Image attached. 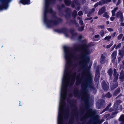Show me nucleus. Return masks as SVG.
I'll return each mask as SVG.
<instances>
[{
    "instance_id": "1",
    "label": "nucleus",
    "mask_w": 124,
    "mask_h": 124,
    "mask_svg": "<svg viewBox=\"0 0 124 124\" xmlns=\"http://www.w3.org/2000/svg\"><path fill=\"white\" fill-rule=\"evenodd\" d=\"M82 50L80 57V63L81 68L80 70V73L76 77V84L78 85L82 82V88L81 93L78 92V89L76 88L74 91V97L81 98L82 100L84 101L85 107L81 111L82 116L81 118L82 121L92 116L91 110L89 107L90 94L88 91L89 89H95V87L93 83V77L87 69V64L89 62L90 56L89 55L91 52L88 46L85 45L80 47Z\"/></svg>"
},
{
    "instance_id": "2",
    "label": "nucleus",
    "mask_w": 124,
    "mask_h": 124,
    "mask_svg": "<svg viewBox=\"0 0 124 124\" xmlns=\"http://www.w3.org/2000/svg\"><path fill=\"white\" fill-rule=\"evenodd\" d=\"M79 48L77 45H74L73 49L66 46L63 47L66 64L62 80L59 105H65V100L67 93L70 92L69 88L74 83L76 74L74 71L77 64L75 62L78 59L76 52L79 50Z\"/></svg>"
},
{
    "instance_id": "3",
    "label": "nucleus",
    "mask_w": 124,
    "mask_h": 124,
    "mask_svg": "<svg viewBox=\"0 0 124 124\" xmlns=\"http://www.w3.org/2000/svg\"><path fill=\"white\" fill-rule=\"evenodd\" d=\"M55 0H45V4L44 10V21L48 28L54 25L58 24L60 22L62 21L61 19L57 18L54 16L53 18V21H48L47 18L46 14L48 13H50L54 15H55V13L53 12L52 9L49 7L50 4L54 3Z\"/></svg>"
},
{
    "instance_id": "4",
    "label": "nucleus",
    "mask_w": 124,
    "mask_h": 124,
    "mask_svg": "<svg viewBox=\"0 0 124 124\" xmlns=\"http://www.w3.org/2000/svg\"><path fill=\"white\" fill-rule=\"evenodd\" d=\"M11 0H0V2L3 4V8L7 9L8 8V5L7 4H5L8 2H10ZM20 2L23 4H30V0H21Z\"/></svg>"
},
{
    "instance_id": "5",
    "label": "nucleus",
    "mask_w": 124,
    "mask_h": 124,
    "mask_svg": "<svg viewBox=\"0 0 124 124\" xmlns=\"http://www.w3.org/2000/svg\"><path fill=\"white\" fill-rule=\"evenodd\" d=\"M116 17L118 18H120L119 21L123 22L124 20L122 12L120 11L117 12L116 14Z\"/></svg>"
},
{
    "instance_id": "6",
    "label": "nucleus",
    "mask_w": 124,
    "mask_h": 124,
    "mask_svg": "<svg viewBox=\"0 0 124 124\" xmlns=\"http://www.w3.org/2000/svg\"><path fill=\"white\" fill-rule=\"evenodd\" d=\"M111 105V103H109L108 106L103 110L101 113H102L108 110V111L109 112H111L114 110H115L114 109V108H113V109L112 108H109Z\"/></svg>"
},
{
    "instance_id": "7",
    "label": "nucleus",
    "mask_w": 124,
    "mask_h": 124,
    "mask_svg": "<svg viewBox=\"0 0 124 124\" xmlns=\"http://www.w3.org/2000/svg\"><path fill=\"white\" fill-rule=\"evenodd\" d=\"M122 102V101L120 100H117L115 101L113 106V108L115 110H117L118 106L120 105V103Z\"/></svg>"
},
{
    "instance_id": "8",
    "label": "nucleus",
    "mask_w": 124,
    "mask_h": 124,
    "mask_svg": "<svg viewBox=\"0 0 124 124\" xmlns=\"http://www.w3.org/2000/svg\"><path fill=\"white\" fill-rule=\"evenodd\" d=\"M113 75L114 76V78L113 79V81L114 82H116L118 79L119 74H118L116 72V70L114 69V73Z\"/></svg>"
},
{
    "instance_id": "9",
    "label": "nucleus",
    "mask_w": 124,
    "mask_h": 124,
    "mask_svg": "<svg viewBox=\"0 0 124 124\" xmlns=\"http://www.w3.org/2000/svg\"><path fill=\"white\" fill-rule=\"evenodd\" d=\"M117 54V52L116 51L114 52L111 55L112 62L114 63L116 59Z\"/></svg>"
},
{
    "instance_id": "10",
    "label": "nucleus",
    "mask_w": 124,
    "mask_h": 124,
    "mask_svg": "<svg viewBox=\"0 0 124 124\" xmlns=\"http://www.w3.org/2000/svg\"><path fill=\"white\" fill-rule=\"evenodd\" d=\"M104 121V120H101V121H100L98 119L96 118H95L93 120V123L92 124L91 122L89 121L88 124H97L100 122L101 123Z\"/></svg>"
},
{
    "instance_id": "11",
    "label": "nucleus",
    "mask_w": 124,
    "mask_h": 124,
    "mask_svg": "<svg viewBox=\"0 0 124 124\" xmlns=\"http://www.w3.org/2000/svg\"><path fill=\"white\" fill-rule=\"evenodd\" d=\"M65 11L68 14V16L67 17V15H66L65 16L66 17L67 19L70 18V14L71 12V10L70 9L67 8L66 9Z\"/></svg>"
},
{
    "instance_id": "12",
    "label": "nucleus",
    "mask_w": 124,
    "mask_h": 124,
    "mask_svg": "<svg viewBox=\"0 0 124 124\" xmlns=\"http://www.w3.org/2000/svg\"><path fill=\"white\" fill-rule=\"evenodd\" d=\"M111 0H102L98 3L99 5H102L105 3H107L110 2Z\"/></svg>"
},
{
    "instance_id": "13",
    "label": "nucleus",
    "mask_w": 124,
    "mask_h": 124,
    "mask_svg": "<svg viewBox=\"0 0 124 124\" xmlns=\"http://www.w3.org/2000/svg\"><path fill=\"white\" fill-rule=\"evenodd\" d=\"M105 55L103 54H102L100 59V62L101 64H103L105 61Z\"/></svg>"
},
{
    "instance_id": "14",
    "label": "nucleus",
    "mask_w": 124,
    "mask_h": 124,
    "mask_svg": "<svg viewBox=\"0 0 124 124\" xmlns=\"http://www.w3.org/2000/svg\"><path fill=\"white\" fill-rule=\"evenodd\" d=\"M119 79L120 81L124 80V72L123 70H121L120 72Z\"/></svg>"
},
{
    "instance_id": "15",
    "label": "nucleus",
    "mask_w": 124,
    "mask_h": 124,
    "mask_svg": "<svg viewBox=\"0 0 124 124\" xmlns=\"http://www.w3.org/2000/svg\"><path fill=\"white\" fill-rule=\"evenodd\" d=\"M102 86L103 89L105 90H107L108 88V86L106 84L104 81H103L102 82Z\"/></svg>"
},
{
    "instance_id": "16",
    "label": "nucleus",
    "mask_w": 124,
    "mask_h": 124,
    "mask_svg": "<svg viewBox=\"0 0 124 124\" xmlns=\"http://www.w3.org/2000/svg\"><path fill=\"white\" fill-rule=\"evenodd\" d=\"M120 90L119 88H118L113 93V95L114 96H117L120 92Z\"/></svg>"
},
{
    "instance_id": "17",
    "label": "nucleus",
    "mask_w": 124,
    "mask_h": 124,
    "mask_svg": "<svg viewBox=\"0 0 124 124\" xmlns=\"http://www.w3.org/2000/svg\"><path fill=\"white\" fill-rule=\"evenodd\" d=\"M106 9L105 7H102L99 10L98 14L100 15L101 14L103 13L105 11Z\"/></svg>"
},
{
    "instance_id": "18",
    "label": "nucleus",
    "mask_w": 124,
    "mask_h": 124,
    "mask_svg": "<svg viewBox=\"0 0 124 124\" xmlns=\"http://www.w3.org/2000/svg\"><path fill=\"white\" fill-rule=\"evenodd\" d=\"M100 77V73L99 71H97L96 73L95 76V81H97L99 79Z\"/></svg>"
},
{
    "instance_id": "19",
    "label": "nucleus",
    "mask_w": 124,
    "mask_h": 124,
    "mask_svg": "<svg viewBox=\"0 0 124 124\" xmlns=\"http://www.w3.org/2000/svg\"><path fill=\"white\" fill-rule=\"evenodd\" d=\"M118 54L121 56L123 57L124 55V48L122 49L121 50H119Z\"/></svg>"
},
{
    "instance_id": "20",
    "label": "nucleus",
    "mask_w": 124,
    "mask_h": 124,
    "mask_svg": "<svg viewBox=\"0 0 124 124\" xmlns=\"http://www.w3.org/2000/svg\"><path fill=\"white\" fill-rule=\"evenodd\" d=\"M118 85V83L117 82H114L111 87V90H113L115 88L117 87Z\"/></svg>"
},
{
    "instance_id": "21",
    "label": "nucleus",
    "mask_w": 124,
    "mask_h": 124,
    "mask_svg": "<svg viewBox=\"0 0 124 124\" xmlns=\"http://www.w3.org/2000/svg\"><path fill=\"white\" fill-rule=\"evenodd\" d=\"M120 121H122V122H124V115H121L118 119Z\"/></svg>"
},
{
    "instance_id": "22",
    "label": "nucleus",
    "mask_w": 124,
    "mask_h": 124,
    "mask_svg": "<svg viewBox=\"0 0 124 124\" xmlns=\"http://www.w3.org/2000/svg\"><path fill=\"white\" fill-rule=\"evenodd\" d=\"M113 70L112 69H110L108 71V73L109 75L110 76V78H111L113 73Z\"/></svg>"
},
{
    "instance_id": "23",
    "label": "nucleus",
    "mask_w": 124,
    "mask_h": 124,
    "mask_svg": "<svg viewBox=\"0 0 124 124\" xmlns=\"http://www.w3.org/2000/svg\"><path fill=\"white\" fill-rule=\"evenodd\" d=\"M118 113V111H114L113 112L111 115L109 117V119L111 118H112L114 117V115H116Z\"/></svg>"
},
{
    "instance_id": "24",
    "label": "nucleus",
    "mask_w": 124,
    "mask_h": 124,
    "mask_svg": "<svg viewBox=\"0 0 124 124\" xmlns=\"http://www.w3.org/2000/svg\"><path fill=\"white\" fill-rule=\"evenodd\" d=\"M118 9V8L117 7L115 8L114 9L112 10V16H114L115 15V13L116 11Z\"/></svg>"
},
{
    "instance_id": "25",
    "label": "nucleus",
    "mask_w": 124,
    "mask_h": 124,
    "mask_svg": "<svg viewBox=\"0 0 124 124\" xmlns=\"http://www.w3.org/2000/svg\"><path fill=\"white\" fill-rule=\"evenodd\" d=\"M64 2L65 4L67 6H69L71 3L70 0H65Z\"/></svg>"
},
{
    "instance_id": "26",
    "label": "nucleus",
    "mask_w": 124,
    "mask_h": 124,
    "mask_svg": "<svg viewBox=\"0 0 124 124\" xmlns=\"http://www.w3.org/2000/svg\"><path fill=\"white\" fill-rule=\"evenodd\" d=\"M123 36V34H120L117 37V39L118 40H120L121 39Z\"/></svg>"
},
{
    "instance_id": "27",
    "label": "nucleus",
    "mask_w": 124,
    "mask_h": 124,
    "mask_svg": "<svg viewBox=\"0 0 124 124\" xmlns=\"http://www.w3.org/2000/svg\"><path fill=\"white\" fill-rule=\"evenodd\" d=\"M112 96V95L111 94L109 93H108L107 94H106L105 95V96L107 98H110Z\"/></svg>"
},
{
    "instance_id": "28",
    "label": "nucleus",
    "mask_w": 124,
    "mask_h": 124,
    "mask_svg": "<svg viewBox=\"0 0 124 124\" xmlns=\"http://www.w3.org/2000/svg\"><path fill=\"white\" fill-rule=\"evenodd\" d=\"M77 15V12L75 11L74 10L73 12V17H76Z\"/></svg>"
},
{
    "instance_id": "29",
    "label": "nucleus",
    "mask_w": 124,
    "mask_h": 124,
    "mask_svg": "<svg viewBox=\"0 0 124 124\" xmlns=\"http://www.w3.org/2000/svg\"><path fill=\"white\" fill-rule=\"evenodd\" d=\"M103 16L107 18H108L109 17V16L108 15V13L107 12H106L104 14Z\"/></svg>"
},
{
    "instance_id": "30",
    "label": "nucleus",
    "mask_w": 124,
    "mask_h": 124,
    "mask_svg": "<svg viewBox=\"0 0 124 124\" xmlns=\"http://www.w3.org/2000/svg\"><path fill=\"white\" fill-rule=\"evenodd\" d=\"M73 2L75 3L77 5H80L79 3L78 2V0H73Z\"/></svg>"
},
{
    "instance_id": "31",
    "label": "nucleus",
    "mask_w": 124,
    "mask_h": 124,
    "mask_svg": "<svg viewBox=\"0 0 124 124\" xmlns=\"http://www.w3.org/2000/svg\"><path fill=\"white\" fill-rule=\"evenodd\" d=\"M111 36H107L104 38L105 40H107L108 41L109 40V39L111 38Z\"/></svg>"
},
{
    "instance_id": "32",
    "label": "nucleus",
    "mask_w": 124,
    "mask_h": 124,
    "mask_svg": "<svg viewBox=\"0 0 124 124\" xmlns=\"http://www.w3.org/2000/svg\"><path fill=\"white\" fill-rule=\"evenodd\" d=\"M84 27L83 26L79 28H78V30L79 31H83L84 29Z\"/></svg>"
},
{
    "instance_id": "33",
    "label": "nucleus",
    "mask_w": 124,
    "mask_h": 124,
    "mask_svg": "<svg viewBox=\"0 0 124 124\" xmlns=\"http://www.w3.org/2000/svg\"><path fill=\"white\" fill-rule=\"evenodd\" d=\"M64 7V5L63 4H62L61 5V7L60 6H58L57 8L59 10H60V9H61L62 8H63Z\"/></svg>"
},
{
    "instance_id": "34",
    "label": "nucleus",
    "mask_w": 124,
    "mask_h": 124,
    "mask_svg": "<svg viewBox=\"0 0 124 124\" xmlns=\"http://www.w3.org/2000/svg\"><path fill=\"white\" fill-rule=\"evenodd\" d=\"M121 43H119L117 46L115 48L116 49L118 48H120L121 46Z\"/></svg>"
},
{
    "instance_id": "35",
    "label": "nucleus",
    "mask_w": 124,
    "mask_h": 124,
    "mask_svg": "<svg viewBox=\"0 0 124 124\" xmlns=\"http://www.w3.org/2000/svg\"><path fill=\"white\" fill-rule=\"evenodd\" d=\"M70 23L75 24H77V22L75 20L70 21Z\"/></svg>"
},
{
    "instance_id": "36",
    "label": "nucleus",
    "mask_w": 124,
    "mask_h": 124,
    "mask_svg": "<svg viewBox=\"0 0 124 124\" xmlns=\"http://www.w3.org/2000/svg\"><path fill=\"white\" fill-rule=\"evenodd\" d=\"M95 9L94 8H93L90 10L89 11L90 13V14H91L93 13Z\"/></svg>"
},
{
    "instance_id": "37",
    "label": "nucleus",
    "mask_w": 124,
    "mask_h": 124,
    "mask_svg": "<svg viewBox=\"0 0 124 124\" xmlns=\"http://www.w3.org/2000/svg\"><path fill=\"white\" fill-rule=\"evenodd\" d=\"M112 45V43L110 44L109 45H107L106 46V48H109Z\"/></svg>"
},
{
    "instance_id": "38",
    "label": "nucleus",
    "mask_w": 124,
    "mask_h": 124,
    "mask_svg": "<svg viewBox=\"0 0 124 124\" xmlns=\"http://www.w3.org/2000/svg\"><path fill=\"white\" fill-rule=\"evenodd\" d=\"M100 34L101 36L103 37L104 34V32L103 31H101L100 32Z\"/></svg>"
},
{
    "instance_id": "39",
    "label": "nucleus",
    "mask_w": 124,
    "mask_h": 124,
    "mask_svg": "<svg viewBox=\"0 0 124 124\" xmlns=\"http://www.w3.org/2000/svg\"><path fill=\"white\" fill-rule=\"evenodd\" d=\"M77 7H76V9L77 10H79L80 9V5H77Z\"/></svg>"
},
{
    "instance_id": "40",
    "label": "nucleus",
    "mask_w": 124,
    "mask_h": 124,
    "mask_svg": "<svg viewBox=\"0 0 124 124\" xmlns=\"http://www.w3.org/2000/svg\"><path fill=\"white\" fill-rule=\"evenodd\" d=\"M79 23L81 25H83V22L82 20L81 19H80L79 21Z\"/></svg>"
},
{
    "instance_id": "41",
    "label": "nucleus",
    "mask_w": 124,
    "mask_h": 124,
    "mask_svg": "<svg viewBox=\"0 0 124 124\" xmlns=\"http://www.w3.org/2000/svg\"><path fill=\"white\" fill-rule=\"evenodd\" d=\"M78 14L79 16H81L82 15V12L81 11H79L78 13Z\"/></svg>"
},
{
    "instance_id": "42",
    "label": "nucleus",
    "mask_w": 124,
    "mask_h": 124,
    "mask_svg": "<svg viewBox=\"0 0 124 124\" xmlns=\"http://www.w3.org/2000/svg\"><path fill=\"white\" fill-rule=\"evenodd\" d=\"M107 29L108 30L110 31H113V29L111 28H108Z\"/></svg>"
},
{
    "instance_id": "43",
    "label": "nucleus",
    "mask_w": 124,
    "mask_h": 124,
    "mask_svg": "<svg viewBox=\"0 0 124 124\" xmlns=\"http://www.w3.org/2000/svg\"><path fill=\"white\" fill-rule=\"evenodd\" d=\"M123 57H122L121 56V57H119L118 58V60L119 62L120 61L122 60Z\"/></svg>"
},
{
    "instance_id": "44",
    "label": "nucleus",
    "mask_w": 124,
    "mask_h": 124,
    "mask_svg": "<svg viewBox=\"0 0 124 124\" xmlns=\"http://www.w3.org/2000/svg\"><path fill=\"white\" fill-rule=\"evenodd\" d=\"M104 25H101L99 26H98V27L100 28L101 29H103L104 28Z\"/></svg>"
},
{
    "instance_id": "45",
    "label": "nucleus",
    "mask_w": 124,
    "mask_h": 124,
    "mask_svg": "<svg viewBox=\"0 0 124 124\" xmlns=\"http://www.w3.org/2000/svg\"><path fill=\"white\" fill-rule=\"evenodd\" d=\"M120 3V0H118L116 4V6L118 5Z\"/></svg>"
},
{
    "instance_id": "46",
    "label": "nucleus",
    "mask_w": 124,
    "mask_h": 124,
    "mask_svg": "<svg viewBox=\"0 0 124 124\" xmlns=\"http://www.w3.org/2000/svg\"><path fill=\"white\" fill-rule=\"evenodd\" d=\"M119 107L118 108V109H121L122 110V107L121 105H119Z\"/></svg>"
},
{
    "instance_id": "47",
    "label": "nucleus",
    "mask_w": 124,
    "mask_h": 124,
    "mask_svg": "<svg viewBox=\"0 0 124 124\" xmlns=\"http://www.w3.org/2000/svg\"><path fill=\"white\" fill-rule=\"evenodd\" d=\"M110 19L111 20V21H113L115 19V18L114 17H111L110 18Z\"/></svg>"
},
{
    "instance_id": "48",
    "label": "nucleus",
    "mask_w": 124,
    "mask_h": 124,
    "mask_svg": "<svg viewBox=\"0 0 124 124\" xmlns=\"http://www.w3.org/2000/svg\"><path fill=\"white\" fill-rule=\"evenodd\" d=\"M92 19V17H90L89 18H86L85 19V20H90Z\"/></svg>"
},
{
    "instance_id": "49",
    "label": "nucleus",
    "mask_w": 124,
    "mask_h": 124,
    "mask_svg": "<svg viewBox=\"0 0 124 124\" xmlns=\"http://www.w3.org/2000/svg\"><path fill=\"white\" fill-rule=\"evenodd\" d=\"M98 5H99V4H98V3H97L95 4L94 5V8H96V7H97Z\"/></svg>"
},
{
    "instance_id": "50",
    "label": "nucleus",
    "mask_w": 124,
    "mask_h": 124,
    "mask_svg": "<svg viewBox=\"0 0 124 124\" xmlns=\"http://www.w3.org/2000/svg\"><path fill=\"white\" fill-rule=\"evenodd\" d=\"M116 34V32H115L112 34L111 36H112V37H113L115 36Z\"/></svg>"
},
{
    "instance_id": "51",
    "label": "nucleus",
    "mask_w": 124,
    "mask_h": 124,
    "mask_svg": "<svg viewBox=\"0 0 124 124\" xmlns=\"http://www.w3.org/2000/svg\"><path fill=\"white\" fill-rule=\"evenodd\" d=\"M110 114H107L105 115V117L106 118H107L109 117L110 116Z\"/></svg>"
},
{
    "instance_id": "52",
    "label": "nucleus",
    "mask_w": 124,
    "mask_h": 124,
    "mask_svg": "<svg viewBox=\"0 0 124 124\" xmlns=\"http://www.w3.org/2000/svg\"><path fill=\"white\" fill-rule=\"evenodd\" d=\"M74 3L73 2L71 4V6L73 8H74L75 7V4H74Z\"/></svg>"
},
{
    "instance_id": "53",
    "label": "nucleus",
    "mask_w": 124,
    "mask_h": 124,
    "mask_svg": "<svg viewBox=\"0 0 124 124\" xmlns=\"http://www.w3.org/2000/svg\"><path fill=\"white\" fill-rule=\"evenodd\" d=\"M73 94L72 93H70L69 94V96L70 97H72Z\"/></svg>"
},
{
    "instance_id": "54",
    "label": "nucleus",
    "mask_w": 124,
    "mask_h": 124,
    "mask_svg": "<svg viewBox=\"0 0 124 124\" xmlns=\"http://www.w3.org/2000/svg\"><path fill=\"white\" fill-rule=\"evenodd\" d=\"M120 24L121 26H124V23H121Z\"/></svg>"
},
{
    "instance_id": "55",
    "label": "nucleus",
    "mask_w": 124,
    "mask_h": 124,
    "mask_svg": "<svg viewBox=\"0 0 124 124\" xmlns=\"http://www.w3.org/2000/svg\"><path fill=\"white\" fill-rule=\"evenodd\" d=\"M74 31V30L73 29H71L70 30V32L71 33L73 32Z\"/></svg>"
},
{
    "instance_id": "56",
    "label": "nucleus",
    "mask_w": 124,
    "mask_h": 124,
    "mask_svg": "<svg viewBox=\"0 0 124 124\" xmlns=\"http://www.w3.org/2000/svg\"><path fill=\"white\" fill-rule=\"evenodd\" d=\"M99 37V35H95L94 36V37L95 38H97Z\"/></svg>"
},
{
    "instance_id": "57",
    "label": "nucleus",
    "mask_w": 124,
    "mask_h": 124,
    "mask_svg": "<svg viewBox=\"0 0 124 124\" xmlns=\"http://www.w3.org/2000/svg\"><path fill=\"white\" fill-rule=\"evenodd\" d=\"M122 96V95L120 94H119V95H118L116 98V99H117L119 97L121 96Z\"/></svg>"
},
{
    "instance_id": "58",
    "label": "nucleus",
    "mask_w": 124,
    "mask_h": 124,
    "mask_svg": "<svg viewBox=\"0 0 124 124\" xmlns=\"http://www.w3.org/2000/svg\"><path fill=\"white\" fill-rule=\"evenodd\" d=\"M82 38V35H80L79 36L78 38L79 39H81Z\"/></svg>"
},
{
    "instance_id": "59",
    "label": "nucleus",
    "mask_w": 124,
    "mask_h": 124,
    "mask_svg": "<svg viewBox=\"0 0 124 124\" xmlns=\"http://www.w3.org/2000/svg\"><path fill=\"white\" fill-rule=\"evenodd\" d=\"M90 15L91 14H90V12H89V13L87 15V16H88V17H89L90 16Z\"/></svg>"
},
{
    "instance_id": "60",
    "label": "nucleus",
    "mask_w": 124,
    "mask_h": 124,
    "mask_svg": "<svg viewBox=\"0 0 124 124\" xmlns=\"http://www.w3.org/2000/svg\"><path fill=\"white\" fill-rule=\"evenodd\" d=\"M124 36H123V37L122 39V41H124Z\"/></svg>"
},
{
    "instance_id": "61",
    "label": "nucleus",
    "mask_w": 124,
    "mask_h": 124,
    "mask_svg": "<svg viewBox=\"0 0 124 124\" xmlns=\"http://www.w3.org/2000/svg\"><path fill=\"white\" fill-rule=\"evenodd\" d=\"M109 23V22L108 21H107L106 22V23L107 24H108Z\"/></svg>"
},
{
    "instance_id": "62",
    "label": "nucleus",
    "mask_w": 124,
    "mask_h": 124,
    "mask_svg": "<svg viewBox=\"0 0 124 124\" xmlns=\"http://www.w3.org/2000/svg\"><path fill=\"white\" fill-rule=\"evenodd\" d=\"M76 26L78 27V24L77 23V24H76Z\"/></svg>"
},
{
    "instance_id": "63",
    "label": "nucleus",
    "mask_w": 124,
    "mask_h": 124,
    "mask_svg": "<svg viewBox=\"0 0 124 124\" xmlns=\"http://www.w3.org/2000/svg\"><path fill=\"white\" fill-rule=\"evenodd\" d=\"M104 124H108V123L107 122H105Z\"/></svg>"
},
{
    "instance_id": "64",
    "label": "nucleus",
    "mask_w": 124,
    "mask_h": 124,
    "mask_svg": "<svg viewBox=\"0 0 124 124\" xmlns=\"http://www.w3.org/2000/svg\"><path fill=\"white\" fill-rule=\"evenodd\" d=\"M98 18V17L97 16L95 17H94V19H96Z\"/></svg>"
}]
</instances>
